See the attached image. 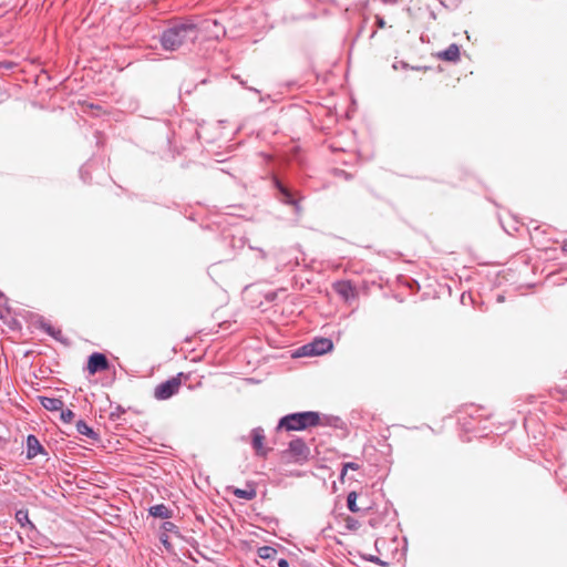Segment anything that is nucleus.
Returning <instances> with one entry per match:
<instances>
[{"mask_svg": "<svg viewBox=\"0 0 567 567\" xmlns=\"http://www.w3.org/2000/svg\"><path fill=\"white\" fill-rule=\"evenodd\" d=\"M198 37V30L193 23H179L167 28L161 37L164 50L176 51L182 47L193 43Z\"/></svg>", "mask_w": 567, "mask_h": 567, "instance_id": "nucleus-1", "label": "nucleus"}, {"mask_svg": "<svg viewBox=\"0 0 567 567\" xmlns=\"http://www.w3.org/2000/svg\"><path fill=\"white\" fill-rule=\"evenodd\" d=\"M319 422V414L310 411L286 415L280 420L279 426L285 427L287 431H301L307 427L316 426Z\"/></svg>", "mask_w": 567, "mask_h": 567, "instance_id": "nucleus-2", "label": "nucleus"}, {"mask_svg": "<svg viewBox=\"0 0 567 567\" xmlns=\"http://www.w3.org/2000/svg\"><path fill=\"white\" fill-rule=\"evenodd\" d=\"M183 373H178L176 377L171 378L169 380L159 383L154 389V396L156 400L163 401L172 398L176 393H178L182 386V378Z\"/></svg>", "mask_w": 567, "mask_h": 567, "instance_id": "nucleus-3", "label": "nucleus"}, {"mask_svg": "<svg viewBox=\"0 0 567 567\" xmlns=\"http://www.w3.org/2000/svg\"><path fill=\"white\" fill-rule=\"evenodd\" d=\"M333 343L328 338H319L298 350V355H321L332 350Z\"/></svg>", "mask_w": 567, "mask_h": 567, "instance_id": "nucleus-4", "label": "nucleus"}, {"mask_svg": "<svg viewBox=\"0 0 567 567\" xmlns=\"http://www.w3.org/2000/svg\"><path fill=\"white\" fill-rule=\"evenodd\" d=\"M310 449L300 440H292L289 447L284 452V456L292 460L293 462H303L308 458Z\"/></svg>", "mask_w": 567, "mask_h": 567, "instance_id": "nucleus-5", "label": "nucleus"}, {"mask_svg": "<svg viewBox=\"0 0 567 567\" xmlns=\"http://www.w3.org/2000/svg\"><path fill=\"white\" fill-rule=\"evenodd\" d=\"M109 369V361L103 353L95 352L90 355L87 360V371L91 375L99 371H105Z\"/></svg>", "mask_w": 567, "mask_h": 567, "instance_id": "nucleus-6", "label": "nucleus"}, {"mask_svg": "<svg viewBox=\"0 0 567 567\" xmlns=\"http://www.w3.org/2000/svg\"><path fill=\"white\" fill-rule=\"evenodd\" d=\"M333 289L346 301L355 299L358 297L355 287L350 281H347V280L338 281V282L333 284Z\"/></svg>", "mask_w": 567, "mask_h": 567, "instance_id": "nucleus-7", "label": "nucleus"}, {"mask_svg": "<svg viewBox=\"0 0 567 567\" xmlns=\"http://www.w3.org/2000/svg\"><path fill=\"white\" fill-rule=\"evenodd\" d=\"M436 56L443 61L456 62L460 60V48L453 43L446 50L439 52Z\"/></svg>", "mask_w": 567, "mask_h": 567, "instance_id": "nucleus-8", "label": "nucleus"}, {"mask_svg": "<svg viewBox=\"0 0 567 567\" xmlns=\"http://www.w3.org/2000/svg\"><path fill=\"white\" fill-rule=\"evenodd\" d=\"M252 446L258 455L265 456L267 454V450L265 449V435L260 431H254Z\"/></svg>", "mask_w": 567, "mask_h": 567, "instance_id": "nucleus-9", "label": "nucleus"}, {"mask_svg": "<svg viewBox=\"0 0 567 567\" xmlns=\"http://www.w3.org/2000/svg\"><path fill=\"white\" fill-rule=\"evenodd\" d=\"M41 404L48 411H60L64 406L63 401L56 398H41Z\"/></svg>", "mask_w": 567, "mask_h": 567, "instance_id": "nucleus-10", "label": "nucleus"}, {"mask_svg": "<svg viewBox=\"0 0 567 567\" xmlns=\"http://www.w3.org/2000/svg\"><path fill=\"white\" fill-rule=\"evenodd\" d=\"M150 514L158 518H171L173 513L164 504H158L150 508Z\"/></svg>", "mask_w": 567, "mask_h": 567, "instance_id": "nucleus-11", "label": "nucleus"}, {"mask_svg": "<svg viewBox=\"0 0 567 567\" xmlns=\"http://www.w3.org/2000/svg\"><path fill=\"white\" fill-rule=\"evenodd\" d=\"M234 494L238 498L251 501L257 496L256 488L254 486L248 485L246 488H236Z\"/></svg>", "mask_w": 567, "mask_h": 567, "instance_id": "nucleus-12", "label": "nucleus"}, {"mask_svg": "<svg viewBox=\"0 0 567 567\" xmlns=\"http://www.w3.org/2000/svg\"><path fill=\"white\" fill-rule=\"evenodd\" d=\"M28 457H33L38 454V451L41 450V445L35 436L29 435L28 440Z\"/></svg>", "mask_w": 567, "mask_h": 567, "instance_id": "nucleus-13", "label": "nucleus"}, {"mask_svg": "<svg viewBox=\"0 0 567 567\" xmlns=\"http://www.w3.org/2000/svg\"><path fill=\"white\" fill-rule=\"evenodd\" d=\"M277 555V550L270 546H262L258 549V556L262 559H272Z\"/></svg>", "mask_w": 567, "mask_h": 567, "instance_id": "nucleus-14", "label": "nucleus"}, {"mask_svg": "<svg viewBox=\"0 0 567 567\" xmlns=\"http://www.w3.org/2000/svg\"><path fill=\"white\" fill-rule=\"evenodd\" d=\"M76 430L80 434L93 437L94 432L93 430L84 422V421H78L76 422Z\"/></svg>", "mask_w": 567, "mask_h": 567, "instance_id": "nucleus-15", "label": "nucleus"}, {"mask_svg": "<svg viewBox=\"0 0 567 567\" xmlns=\"http://www.w3.org/2000/svg\"><path fill=\"white\" fill-rule=\"evenodd\" d=\"M357 498H358V494L355 492H351L349 493L348 497H347V505H348V508L352 512V513H358L360 511V508L358 507L357 505Z\"/></svg>", "mask_w": 567, "mask_h": 567, "instance_id": "nucleus-16", "label": "nucleus"}, {"mask_svg": "<svg viewBox=\"0 0 567 567\" xmlns=\"http://www.w3.org/2000/svg\"><path fill=\"white\" fill-rule=\"evenodd\" d=\"M16 518H17V520L19 522V524L21 526H24L27 524L31 525V522L29 519L28 511H25V509L18 511L17 514H16Z\"/></svg>", "mask_w": 567, "mask_h": 567, "instance_id": "nucleus-17", "label": "nucleus"}, {"mask_svg": "<svg viewBox=\"0 0 567 567\" xmlns=\"http://www.w3.org/2000/svg\"><path fill=\"white\" fill-rule=\"evenodd\" d=\"M61 411V419L65 423H70L74 419V413L71 410H60Z\"/></svg>", "mask_w": 567, "mask_h": 567, "instance_id": "nucleus-18", "label": "nucleus"}, {"mask_svg": "<svg viewBox=\"0 0 567 567\" xmlns=\"http://www.w3.org/2000/svg\"><path fill=\"white\" fill-rule=\"evenodd\" d=\"M353 470V471H358L360 468L359 464L357 463H353V462H348L343 465V470H342V474L341 476H344L346 475V472L347 470Z\"/></svg>", "mask_w": 567, "mask_h": 567, "instance_id": "nucleus-19", "label": "nucleus"}, {"mask_svg": "<svg viewBox=\"0 0 567 567\" xmlns=\"http://www.w3.org/2000/svg\"><path fill=\"white\" fill-rule=\"evenodd\" d=\"M377 24L380 29H383L385 27V21L383 18L377 17Z\"/></svg>", "mask_w": 567, "mask_h": 567, "instance_id": "nucleus-20", "label": "nucleus"}, {"mask_svg": "<svg viewBox=\"0 0 567 567\" xmlns=\"http://www.w3.org/2000/svg\"><path fill=\"white\" fill-rule=\"evenodd\" d=\"M281 190H282V193L285 194V196L287 197V202H288V203H291V204H295V203H293V200H292V199H290V194L288 193V190H287V189H285V188H282Z\"/></svg>", "mask_w": 567, "mask_h": 567, "instance_id": "nucleus-21", "label": "nucleus"}, {"mask_svg": "<svg viewBox=\"0 0 567 567\" xmlns=\"http://www.w3.org/2000/svg\"><path fill=\"white\" fill-rule=\"evenodd\" d=\"M278 566L279 567H289V564H288V561L286 559H280L278 561Z\"/></svg>", "mask_w": 567, "mask_h": 567, "instance_id": "nucleus-22", "label": "nucleus"}, {"mask_svg": "<svg viewBox=\"0 0 567 567\" xmlns=\"http://www.w3.org/2000/svg\"><path fill=\"white\" fill-rule=\"evenodd\" d=\"M559 391L563 392L567 396V384L559 385Z\"/></svg>", "mask_w": 567, "mask_h": 567, "instance_id": "nucleus-23", "label": "nucleus"}, {"mask_svg": "<svg viewBox=\"0 0 567 567\" xmlns=\"http://www.w3.org/2000/svg\"><path fill=\"white\" fill-rule=\"evenodd\" d=\"M561 249L564 251H567V240L563 243Z\"/></svg>", "mask_w": 567, "mask_h": 567, "instance_id": "nucleus-24", "label": "nucleus"}]
</instances>
